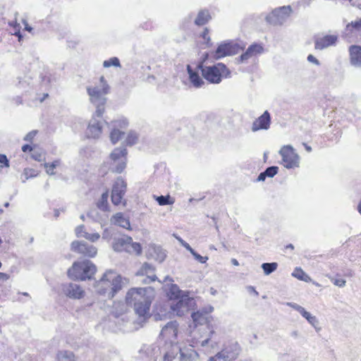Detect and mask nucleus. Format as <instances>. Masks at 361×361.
<instances>
[{"label":"nucleus","instance_id":"f257e3e1","mask_svg":"<svg viewBox=\"0 0 361 361\" xmlns=\"http://www.w3.org/2000/svg\"><path fill=\"white\" fill-rule=\"evenodd\" d=\"M154 288H131L126 293V303L133 308L135 314L140 318L147 319L150 317V308L154 296L149 292Z\"/></svg>","mask_w":361,"mask_h":361},{"label":"nucleus","instance_id":"f03ea898","mask_svg":"<svg viewBox=\"0 0 361 361\" xmlns=\"http://www.w3.org/2000/svg\"><path fill=\"white\" fill-rule=\"evenodd\" d=\"M87 92L90 96V101L96 106L95 116L102 117L105 111L106 98L105 96L109 93L110 87L104 76L102 75L93 80V85L87 87Z\"/></svg>","mask_w":361,"mask_h":361},{"label":"nucleus","instance_id":"7ed1b4c3","mask_svg":"<svg viewBox=\"0 0 361 361\" xmlns=\"http://www.w3.org/2000/svg\"><path fill=\"white\" fill-rule=\"evenodd\" d=\"M122 277L114 270H106L102 278L96 281L95 288L97 293L113 298L122 288Z\"/></svg>","mask_w":361,"mask_h":361},{"label":"nucleus","instance_id":"20e7f679","mask_svg":"<svg viewBox=\"0 0 361 361\" xmlns=\"http://www.w3.org/2000/svg\"><path fill=\"white\" fill-rule=\"evenodd\" d=\"M169 300L171 302V310L178 316H183L190 311L194 299L184 293L176 284H171L166 293Z\"/></svg>","mask_w":361,"mask_h":361},{"label":"nucleus","instance_id":"39448f33","mask_svg":"<svg viewBox=\"0 0 361 361\" xmlns=\"http://www.w3.org/2000/svg\"><path fill=\"white\" fill-rule=\"evenodd\" d=\"M208 56V54L204 55L203 61L199 63L197 68L200 70L203 78L209 83L219 84L221 82L223 78L229 77L231 72L223 63H218L210 66H204L203 63Z\"/></svg>","mask_w":361,"mask_h":361},{"label":"nucleus","instance_id":"423d86ee","mask_svg":"<svg viewBox=\"0 0 361 361\" xmlns=\"http://www.w3.org/2000/svg\"><path fill=\"white\" fill-rule=\"evenodd\" d=\"M97 272V267L90 260L77 261L73 262L68 269L67 274L74 281L91 280Z\"/></svg>","mask_w":361,"mask_h":361},{"label":"nucleus","instance_id":"0eeeda50","mask_svg":"<svg viewBox=\"0 0 361 361\" xmlns=\"http://www.w3.org/2000/svg\"><path fill=\"white\" fill-rule=\"evenodd\" d=\"M126 190V181L121 178H117L112 186L111 190V199L113 204L126 206L127 201L124 198Z\"/></svg>","mask_w":361,"mask_h":361},{"label":"nucleus","instance_id":"6e6552de","mask_svg":"<svg viewBox=\"0 0 361 361\" xmlns=\"http://www.w3.org/2000/svg\"><path fill=\"white\" fill-rule=\"evenodd\" d=\"M279 153L281 156V164L284 167L294 169L299 166V156L291 146H283Z\"/></svg>","mask_w":361,"mask_h":361},{"label":"nucleus","instance_id":"1a4fd4ad","mask_svg":"<svg viewBox=\"0 0 361 361\" xmlns=\"http://www.w3.org/2000/svg\"><path fill=\"white\" fill-rule=\"evenodd\" d=\"M71 249L83 257L94 258L97 255V248L84 241H73L71 244Z\"/></svg>","mask_w":361,"mask_h":361},{"label":"nucleus","instance_id":"9d476101","mask_svg":"<svg viewBox=\"0 0 361 361\" xmlns=\"http://www.w3.org/2000/svg\"><path fill=\"white\" fill-rule=\"evenodd\" d=\"M127 150L126 148H116L110 154V158L114 164L112 171L121 173L126 166Z\"/></svg>","mask_w":361,"mask_h":361},{"label":"nucleus","instance_id":"9b49d317","mask_svg":"<svg viewBox=\"0 0 361 361\" xmlns=\"http://www.w3.org/2000/svg\"><path fill=\"white\" fill-rule=\"evenodd\" d=\"M114 249L118 252L123 250L133 252L137 255L142 253V247L140 244L138 243H133L132 238L130 237L117 239L114 243Z\"/></svg>","mask_w":361,"mask_h":361},{"label":"nucleus","instance_id":"f8f14e48","mask_svg":"<svg viewBox=\"0 0 361 361\" xmlns=\"http://www.w3.org/2000/svg\"><path fill=\"white\" fill-rule=\"evenodd\" d=\"M241 49L237 43L233 42H227L220 44L213 54L215 59H219L226 56H231L238 54Z\"/></svg>","mask_w":361,"mask_h":361},{"label":"nucleus","instance_id":"ddd939ff","mask_svg":"<svg viewBox=\"0 0 361 361\" xmlns=\"http://www.w3.org/2000/svg\"><path fill=\"white\" fill-rule=\"evenodd\" d=\"M177 322L173 321L167 323L161 329L160 336L166 341L173 342L177 338L178 332Z\"/></svg>","mask_w":361,"mask_h":361},{"label":"nucleus","instance_id":"4468645a","mask_svg":"<svg viewBox=\"0 0 361 361\" xmlns=\"http://www.w3.org/2000/svg\"><path fill=\"white\" fill-rule=\"evenodd\" d=\"M239 345L237 343L225 346L221 352L214 357L209 358V361H216L218 359H233L238 354Z\"/></svg>","mask_w":361,"mask_h":361},{"label":"nucleus","instance_id":"2eb2a0df","mask_svg":"<svg viewBox=\"0 0 361 361\" xmlns=\"http://www.w3.org/2000/svg\"><path fill=\"white\" fill-rule=\"evenodd\" d=\"M271 124V116L268 111H265L262 115L256 118L252 125V130L256 132L260 130H267Z\"/></svg>","mask_w":361,"mask_h":361},{"label":"nucleus","instance_id":"dca6fc26","mask_svg":"<svg viewBox=\"0 0 361 361\" xmlns=\"http://www.w3.org/2000/svg\"><path fill=\"white\" fill-rule=\"evenodd\" d=\"M154 271L155 268L152 265L148 263H144L137 271L136 275L142 276H146L147 278L142 281L143 283L146 284L157 280V277L155 275Z\"/></svg>","mask_w":361,"mask_h":361},{"label":"nucleus","instance_id":"f3484780","mask_svg":"<svg viewBox=\"0 0 361 361\" xmlns=\"http://www.w3.org/2000/svg\"><path fill=\"white\" fill-rule=\"evenodd\" d=\"M264 51V47L262 44L254 43L248 47L247 50L240 56V61L244 62L250 59L256 57Z\"/></svg>","mask_w":361,"mask_h":361},{"label":"nucleus","instance_id":"a211bd4d","mask_svg":"<svg viewBox=\"0 0 361 361\" xmlns=\"http://www.w3.org/2000/svg\"><path fill=\"white\" fill-rule=\"evenodd\" d=\"M337 40L338 37L334 35H326L316 37L314 39V48L316 49H324L331 45H334Z\"/></svg>","mask_w":361,"mask_h":361},{"label":"nucleus","instance_id":"6ab92c4d","mask_svg":"<svg viewBox=\"0 0 361 361\" xmlns=\"http://www.w3.org/2000/svg\"><path fill=\"white\" fill-rule=\"evenodd\" d=\"M361 33V18L348 23L345 27L343 35L345 37H353Z\"/></svg>","mask_w":361,"mask_h":361},{"label":"nucleus","instance_id":"aec40b11","mask_svg":"<svg viewBox=\"0 0 361 361\" xmlns=\"http://www.w3.org/2000/svg\"><path fill=\"white\" fill-rule=\"evenodd\" d=\"M102 133L101 122L97 121L94 117L90 121L86 131L87 137L89 138H98Z\"/></svg>","mask_w":361,"mask_h":361},{"label":"nucleus","instance_id":"412c9836","mask_svg":"<svg viewBox=\"0 0 361 361\" xmlns=\"http://www.w3.org/2000/svg\"><path fill=\"white\" fill-rule=\"evenodd\" d=\"M64 291L68 297L73 299H80L85 295V291L77 284L69 283Z\"/></svg>","mask_w":361,"mask_h":361},{"label":"nucleus","instance_id":"4be33fe9","mask_svg":"<svg viewBox=\"0 0 361 361\" xmlns=\"http://www.w3.org/2000/svg\"><path fill=\"white\" fill-rule=\"evenodd\" d=\"M348 51L350 63L355 66H361V46L351 45Z\"/></svg>","mask_w":361,"mask_h":361},{"label":"nucleus","instance_id":"5701e85b","mask_svg":"<svg viewBox=\"0 0 361 361\" xmlns=\"http://www.w3.org/2000/svg\"><path fill=\"white\" fill-rule=\"evenodd\" d=\"M212 20V15L210 11L207 9H201L198 11L195 24L197 26H202L207 24Z\"/></svg>","mask_w":361,"mask_h":361},{"label":"nucleus","instance_id":"b1692460","mask_svg":"<svg viewBox=\"0 0 361 361\" xmlns=\"http://www.w3.org/2000/svg\"><path fill=\"white\" fill-rule=\"evenodd\" d=\"M188 72L189 74L190 80L195 87H200L204 85L202 78L197 73L193 71L190 66H188Z\"/></svg>","mask_w":361,"mask_h":361},{"label":"nucleus","instance_id":"393cba45","mask_svg":"<svg viewBox=\"0 0 361 361\" xmlns=\"http://www.w3.org/2000/svg\"><path fill=\"white\" fill-rule=\"evenodd\" d=\"M292 276L300 281H302L307 283L312 281L310 276H309L300 267L295 268L292 273Z\"/></svg>","mask_w":361,"mask_h":361},{"label":"nucleus","instance_id":"a878e982","mask_svg":"<svg viewBox=\"0 0 361 361\" xmlns=\"http://www.w3.org/2000/svg\"><path fill=\"white\" fill-rule=\"evenodd\" d=\"M114 223L123 228H129L130 224L128 219L125 218L123 213L118 212L114 216Z\"/></svg>","mask_w":361,"mask_h":361},{"label":"nucleus","instance_id":"bb28decb","mask_svg":"<svg viewBox=\"0 0 361 361\" xmlns=\"http://www.w3.org/2000/svg\"><path fill=\"white\" fill-rule=\"evenodd\" d=\"M291 12L292 9L290 6H282L278 9H276L275 11H273V14L278 18L283 19L289 17Z\"/></svg>","mask_w":361,"mask_h":361},{"label":"nucleus","instance_id":"cd10ccee","mask_svg":"<svg viewBox=\"0 0 361 361\" xmlns=\"http://www.w3.org/2000/svg\"><path fill=\"white\" fill-rule=\"evenodd\" d=\"M8 25L10 27V32L11 35L17 36L18 41H20L23 38V36L20 33L21 26L20 23H17L16 20H13L9 22Z\"/></svg>","mask_w":361,"mask_h":361},{"label":"nucleus","instance_id":"c85d7f7f","mask_svg":"<svg viewBox=\"0 0 361 361\" xmlns=\"http://www.w3.org/2000/svg\"><path fill=\"white\" fill-rule=\"evenodd\" d=\"M108 197L109 192L106 190L102 195L100 200L97 203V206L99 209L103 211L109 210Z\"/></svg>","mask_w":361,"mask_h":361},{"label":"nucleus","instance_id":"c756f323","mask_svg":"<svg viewBox=\"0 0 361 361\" xmlns=\"http://www.w3.org/2000/svg\"><path fill=\"white\" fill-rule=\"evenodd\" d=\"M154 198L161 206L173 204L175 202L174 198L171 197L169 195L166 196H154Z\"/></svg>","mask_w":361,"mask_h":361},{"label":"nucleus","instance_id":"7c9ffc66","mask_svg":"<svg viewBox=\"0 0 361 361\" xmlns=\"http://www.w3.org/2000/svg\"><path fill=\"white\" fill-rule=\"evenodd\" d=\"M297 310L305 317L311 324L314 325L317 322L315 317L307 312L302 307L298 306Z\"/></svg>","mask_w":361,"mask_h":361},{"label":"nucleus","instance_id":"2f4dec72","mask_svg":"<svg viewBox=\"0 0 361 361\" xmlns=\"http://www.w3.org/2000/svg\"><path fill=\"white\" fill-rule=\"evenodd\" d=\"M123 135L124 132L114 128L110 133V140L112 144L115 145L123 137Z\"/></svg>","mask_w":361,"mask_h":361},{"label":"nucleus","instance_id":"473e14b6","mask_svg":"<svg viewBox=\"0 0 361 361\" xmlns=\"http://www.w3.org/2000/svg\"><path fill=\"white\" fill-rule=\"evenodd\" d=\"M31 157L37 161H42L44 160V154L43 152L39 149L37 148L36 146L34 148V150L31 152Z\"/></svg>","mask_w":361,"mask_h":361},{"label":"nucleus","instance_id":"72a5a7b5","mask_svg":"<svg viewBox=\"0 0 361 361\" xmlns=\"http://www.w3.org/2000/svg\"><path fill=\"white\" fill-rule=\"evenodd\" d=\"M103 66L105 68H109L111 66L120 67V61L117 57H112L108 60H106L103 63Z\"/></svg>","mask_w":361,"mask_h":361},{"label":"nucleus","instance_id":"f704fd0d","mask_svg":"<svg viewBox=\"0 0 361 361\" xmlns=\"http://www.w3.org/2000/svg\"><path fill=\"white\" fill-rule=\"evenodd\" d=\"M60 165V161L59 160H55L51 163H46L44 164V167L46 169V171L49 174H54V170L56 166Z\"/></svg>","mask_w":361,"mask_h":361},{"label":"nucleus","instance_id":"c9c22d12","mask_svg":"<svg viewBox=\"0 0 361 361\" xmlns=\"http://www.w3.org/2000/svg\"><path fill=\"white\" fill-rule=\"evenodd\" d=\"M262 267L264 273L266 274H269L276 269L277 264L276 262L264 263Z\"/></svg>","mask_w":361,"mask_h":361},{"label":"nucleus","instance_id":"e433bc0d","mask_svg":"<svg viewBox=\"0 0 361 361\" xmlns=\"http://www.w3.org/2000/svg\"><path fill=\"white\" fill-rule=\"evenodd\" d=\"M137 141V136L135 133H129L126 140V145L132 146L135 145Z\"/></svg>","mask_w":361,"mask_h":361},{"label":"nucleus","instance_id":"4c0bfd02","mask_svg":"<svg viewBox=\"0 0 361 361\" xmlns=\"http://www.w3.org/2000/svg\"><path fill=\"white\" fill-rule=\"evenodd\" d=\"M191 317L195 326L200 324L202 320L204 319V314L198 311L193 312Z\"/></svg>","mask_w":361,"mask_h":361},{"label":"nucleus","instance_id":"58836bf2","mask_svg":"<svg viewBox=\"0 0 361 361\" xmlns=\"http://www.w3.org/2000/svg\"><path fill=\"white\" fill-rule=\"evenodd\" d=\"M200 37L202 38V39L204 41V43L207 45H209L211 42V39L209 37V30L207 27H205L202 32L200 35Z\"/></svg>","mask_w":361,"mask_h":361},{"label":"nucleus","instance_id":"ea45409f","mask_svg":"<svg viewBox=\"0 0 361 361\" xmlns=\"http://www.w3.org/2000/svg\"><path fill=\"white\" fill-rule=\"evenodd\" d=\"M278 171L277 166H270L265 170V173L267 177L272 178L278 173Z\"/></svg>","mask_w":361,"mask_h":361},{"label":"nucleus","instance_id":"a19ab883","mask_svg":"<svg viewBox=\"0 0 361 361\" xmlns=\"http://www.w3.org/2000/svg\"><path fill=\"white\" fill-rule=\"evenodd\" d=\"M100 238V235L97 233H87L85 235H84V238L91 241V242H95L98 240Z\"/></svg>","mask_w":361,"mask_h":361},{"label":"nucleus","instance_id":"79ce46f5","mask_svg":"<svg viewBox=\"0 0 361 361\" xmlns=\"http://www.w3.org/2000/svg\"><path fill=\"white\" fill-rule=\"evenodd\" d=\"M75 231L78 238H84V235H85L87 233L85 231V226L83 225L78 226Z\"/></svg>","mask_w":361,"mask_h":361},{"label":"nucleus","instance_id":"37998d69","mask_svg":"<svg viewBox=\"0 0 361 361\" xmlns=\"http://www.w3.org/2000/svg\"><path fill=\"white\" fill-rule=\"evenodd\" d=\"M114 123L116 126H119L121 128H126L128 126V122L126 119H121V120L114 121Z\"/></svg>","mask_w":361,"mask_h":361},{"label":"nucleus","instance_id":"c03bdc74","mask_svg":"<svg viewBox=\"0 0 361 361\" xmlns=\"http://www.w3.org/2000/svg\"><path fill=\"white\" fill-rule=\"evenodd\" d=\"M0 164H1V167H8L9 166L8 160L6 155L0 154Z\"/></svg>","mask_w":361,"mask_h":361},{"label":"nucleus","instance_id":"a18cd8bd","mask_svg":"<svg viewBox=\"0 0 361 361\" xmlns=\"http://www.w3.org/2000/svg\"><path fill=\"white\" fill-rule=\"evenodd\" d=\"M185 247L190 251V252L195 256L196 259H200L201 262H205V260H203V257L200 255L197 254L194 252V250L190 247L189 245H185Z\"/></svg>","mask_w":361,"mask_h":361},{"label":"nucleus","instance_id":"49530a36","mask_svg":"<svg viewBox=\"0 0 361 361\" xmlns=\"http://www.w3.org/2000/svg\"><path fill=\"white\" fill-rule=\"evenodd\" d=\"M334 284L338 287H343L345 285V280L343 279H336L333 281Z\"/></svg>","mask_w":361,"mask_h":361},{"label":"nucleus","instance_id":"de8ad7c7","mask_svg":"<svg viewBox=\"0 0 361 361\" xmlns=\"http://www.w3.org/2000/svg\"><path fill=\"white\" fill-rule=\"evenodd\" d=\"M35 145L32 146L30 145L26 144L22 146V151L23 152H32L34 150Z\"/></svg>","mask_w":361,"mask_h":361},{"label":"nucleus","instance_id":"09e8293b","mask_svg":"<svg viewBox=\"0 0 361 361\" xmlns=\"http://www.w3.org/2000/svg\"><path fill=\"white\" fill-rule=\"evenodd\" d=\"M37 134V131H32V132H30L28 134L26 135V136L25 137V140H32L34 137Z\"/></svg>","mask_w":361,"mask_h":361},{"label":"nucleus","instance_id":"8fccbe9b","mask_svg":"<svg viewBox=\"0 0 361 361\" xmlns=\"http://www.w3.org/2000/svg\"><path fill=\"white\" fill-rule=\"evenodd\" d=\"M307 60L310 61V62H312L316 65H319V61L312 54H310L308 56H307Z\"/></svg>","mask_w":361,"mask_h":361},{"label":"nucleus","instance_id":"3c124183","mask_svg":"<svg viewBox=\"0 0 361 361\" xmlns=\"http://www.w3.org/2000/svg\"><path fill=\"white\" fill-rule=\"evenodd\" d=\"M25 173L26 176H36L35 171L30 169H25Z\"/></svg>","mask_w":361,"mask_h":361},{"label":"nucleus","instance_id":"603ef678","mask_svg":"<svg viewBox=\"0 0 361 361\" xmlns=\"http://www.w3.org/2000/svg\"><path fill=\"white\" fill-rule=\"evenodd\" d=\"M9 279V275L6 274V273H3V272H0V280L1 281H6Z\"/></svg>","mask_w":361,"mask_h":361},{"label":"nucleus","instance_id":"864d4df0","mask_svg":"<svg viewBox=\"0 0 361 361\" xmlns=\"http://www.w3.org/2000/svg\"><path fill=\"white\" fill-rule=\"evenodd\" d=\"M266 177H267V175H266L265 171H264V172L261 173L259 175V176H258V178H257V180H258V181H264V180H265Z\"/></svg>","mask_w":361,"mask_h":361},{"label":"nucleus","instance_id":"5fc2aeb1","mask_svg":"<svg viewBox=\"0 0 361 361\" xmlns=\"http://www.w3.org/2000/svg\"><path fill=\"white\" fill-rule=\"evenodd\" d=\"M294 246L292 244H288L284 247V251L290 250V252L293 251Z\"/></svg>","mask_w":361,"mask_h":361},{"label":"nucleus","instance_id":"6e6d98bb","mask_svg":"<svg viewBox=\"0 0 361 361\" xmlns=\"http://www.w3.org/2000/svg\"><path fill=\"white\" fill-rule=\"evenodd\" d=\"M23 23L25 25V30H26L28 32H31L32 28L27 24L26 20H23Z\"/></svg>","mask_w":361,"mask_h":361},{"label":"nucleus","instance_id":"4d7b16f0","mask_svg":"<svg viewBox=\"0 0 361 361\" xmlns=\"http://www.w3.org/2000/svg\"><path fill=\"white\" fill-rule=\"evenodd\" d=\"M231 262L234 266H238L239 263L236 259H232Z\"/></svg>","mask_w":361,"mask_h":361},{"label":"nucleus","instance_id":"13d9d810","mask_svg":"<svg viewBox=\"0 0 361 361\" xmlns=\"http://www.w3.org/2000/svg\"><path fill=\"white\" fill-rule=\"evenodd\" d=\"M304 146H305V149L307 151V152H311L312 151V148L311 147L308 146L307 144H304Z\"/></svg>","mask_w":361,"mask_h":361},{"label":"nucleus","instance_id":"bf43d9fd","mask_svg":"<svg viewBox=\"0 0 361 361\" xmlns=\"http://www.w3.org/2000/svg\"><path fill=\"white\" fill-rule=\"evenodd\" d=\"M47 97H48V94H44V97L40 99V102H42Z\"/></svg>","mask_w":361,"mask_h":361},{"label":"nucleus","instance_id":"052dcab7","mask_svg":"<svg viewBox=\"0 0 361 361\" xmlns=\"http://www.w3.org/2000/svg\"><path fill=\"white\" fill-rule=\"evenodd\" d=\"M3 212V210L0 209V214Z\"/></svg>","mask_w":361,"mask_h":361},{"label":"nucleus","instance_id":"680f3d73","mask_svg":"<svg viewBox=\"0 0 361 361\" xmlns=\"http://www.w3.org/2000/svg\"><path fill=\"white\" fill-rule=\"evenodd\" d=\"M1 267V262H0V268Z\"/></svg>","mask_w":361,"mask_h":361}]
</instances>
